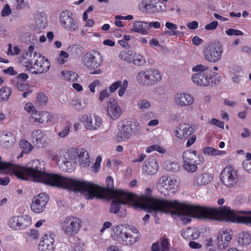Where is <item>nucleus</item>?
Listing matches in <instances>:
<instances>
[{"label":"nucleus","instance_id":"1","mask_svg":"<svg viewBox=\"0 0 251 251\" xmlns=\"http://www.w3.org/2000/svg\"><path fill=\"white\" fill-rule=\"evenodd\" d=\"M172 205L166 206V211L173 216H177L184 224L191 221V217L225 220L233 223L251 225V211L235 212L228 206L219 208L205 207L180 203L177 201H170Z\"/></svg>","mask_w":251,"mask_h":251},{"label":"nucleus","instance_id":"2","mask_svg":"<svg viewBox=\"0 0 251 251\" xmlns=\"http://www.w3.org/2000/svg\"><path fill=\"white\" fill-rule=\"evenodd\" d=\"M38 160H33L25 166L3 163L0 157V170H9L18 178L41 182L46 185L77 192V179L57 174L48 173Z\"/></svg>","mask_w":251,"mask_h":251},{"label":"nucleus","instance_id":"3","mask_svg":"<svg viewBox=\"0 0 251 251\" xmlns=\"http://www.w3.org/2000/svg\"><path fill=\"white\" fill-rule=\"evenodd\" d=\"M151 193L152 190L147 188L145 189L144 195H141L138 197V204L142 208L163 212L166 211V206L173 204V203L170 201L152 197Z\"/></svg>","mask_w":251,"mask_h":251},{"label":"nucleus","instance_id":"4","mask_svg":"<svg viewBox=\"0 0 251 251\" xmlns=\"http://www.w3.org/2000/svg\"><path fill=\"white\" fill-rule=\"evenodd\" d=\"M113 231L116 239L125 245L132 246L139 239L138 230L134 226L119 225L113 228Z\"/></svg>","mask_w":251,"mask_h":251},{"label":"nucleus","instance_id":"5","mask_svg":"<svg viewBox=\"0 0 251 251\" xmlns=\"http://www.w3.org/2000/svg\"><path fill=\"white\" fill-rule=\"evenodd\" d=\"M118 132L116 135V140L120 142L126 141L130 139L132 135L139 133L140 124L136 121H120L117 124Z\"/></svg>","mask_w":251,"mask_h":251},{"label":"nucleus","instance_id":"6","mask_svg":"<svg viewBox=\"0 0 251 251\" xmlns=\"http://www.w3.org/2000/svg\"><path fill=\"white\" fill-rule=\"evenodd\" d=\"M193 72H197L192 75L193 82L200 86L206 87L212 86L214 83L212 72L208 70V67L199 64L193 67Z\"/></svg>","mask_w":251,"mask_h":251},{"label":"nucleus","instance_id":"7","mask_svg":"<svg viewBox=\"0 0 251 251\" xmlns=\"http://www.w3.org/2000/svg\"><path fill=\"white\" fill-rule=\"evenodd\" d=\"M111 195L113 200L111 203L110 212L113 213H117L119 211L121 204H125L133 202L135 200L134 194L121 190H113Z\"/></svg>","mask_w":251,"mask_h":251},{"label":"nucleus","instance_id":"8","mask_svg":"<svg viewBox=\"0 0 251 251\" xmlns=\"http://www.w3.org/2000/svg\"><path fill=\"white\" fill-rule=\"evenodd\" d=\"M25 66L31 68V71L34 74H41L48 71L50 67V63L47 59L41 56L39 53L34 52L33 54H30V58H28L25 62Z\"/></svg>","mask_w":251,"mask_h":251},{"label":"nucleus","instance_id":"9","mask_svg":"<svg viewBox=\"0 0 251 251\" xmlns=\"http://www.w3.org/2000/svg\"><path fill=\"white\" fill-rule=\"evenodd\" d=\"M82 226V222L81 219L74 216L67 217L61 224L62 231L68 236H74L77 234Z\"/></svg>","mask_w":251,"mask_h":251},{"label":"nucleus","instance_id":"10","mask_svg":"<svg viewBox=\"0 0 251 251\" xmlns=\"http://www.w3.org/2000/svg\"><path fill=\"white\" fill-rule=\"evenodd\" d=\"M165 8V4L158 0H143L138 5L139 10L146 14L161 12Z\"/></svg>","mask_w":251,"mask_h":251},{"label":"nucleus","instance_id":"11","mask_svg":"<svg viewBox=\"0 0 251 251\" xmlns=\"http://www.w3.org/2000/svg\"><path fill=\"white\" fill-rule=\"evenodd\" d=\"M177 187V180L169 178L167 176H161L156 183L157 190L164 196L169 195L170 193H174Z\"/></svg>","mask_w":251,"mask_h":251},{"label":"nucleus","instance_id":"12","mask_svg":"<svg viewBox=\"0 0 251 251\" xmlns=\"http://www.w3.org/2000/svg\"><path fill=\"white\" fill-rule=\"evenodd\" d=\"M222 183L227 187H232L239 180L237 170L228 166L225 168L220 176Z\"/></svg>","mask_w":251,"mask_h":251},{"label":"nucleus","instance_id":"13","mask_svg":"<svg viewBox=\"0 0 251 251\" xmlns=\"http://www.w3.org/2000/svg\"><path fill=\"white\" fill-rule=\"evenodd\" d=\"M223 48L217 42L209 44L203 51L205 59L208 62L214 63L218 62L221 58Z\"/></svg>","mask_w":251,"mask_h":251},{"label":"nucleus","instance_id":"14","mask_svg":"<svg viewBox=\"0 0 251 251\" xmlns=\"http://www.w3.org/2000/svg\"><path fill=\"white\" fill-rule=\"evenodd\" d=\"M79 121L85 128L89 130H96L102 124V119L99 116L91 114H83L79 116Z\"/></svg>","mask_w":251,"mask_h":251},{"label":"nucleus","instance_id":"15","mask_svg":"<svg viewBox=\"0 0 251 251\" xmlns=\"http://www.w3.org/2000/svg\"><path fill=\"white\" fill-rule=\"evenodd\" d=\"M183 167L188 172L193 173L198 169L197 160L198 155L196 151L187 150L183 152Z\"/></svg>","mask_w":251,"mask_h":251},{"label":"nucleus","instance_id":"16","mask_svg":"<svg viewBox=\"0 0 251 251\" xmlns=\"http://www.w3.org/2000/svg\"><path fill=\"white\" fill-rule=\"evenodd\" d=\"M102 56L100 52L92 51L86 53L82 57L83 64L90 70L98 68L102 62Z\"/></svg>","mask_w":251,"mask_h":251},{"label":"nucleus","instance_id":"17","mask_svg":"<svg viewBox=\"0 0 251 251\" xmlns=\"http://www.w3.org/2000/svg\"><path fill=\"white\" fill-rule=\"evenodd\" d=\"M72 16V13L67 10L62 11L60 16L61 25L71 32L77 30L79 26L77 21L74 19Z\"/></svg>","mask_w":251,"mask_h":251},{"label":"nucleus","instance_id":"18","mask_svg":"<svg viewBox=\"0 0 251 251\" xmlns=\"http://www.w3.org/2000/svg\"><path fill=\"white\" fill-rule=\"evenodd\" d=\"M49 201V197L45 193H41L35 196L30 205L32 211L37 213L42 212L46 208Z\"/></svg>","mask_w":251,"mask_h":251},{"label":"nucleus","instance_id":"19","mask_svg":"<svg viewBox=\"0 0 251 251\" xmlns=\"http://www.w3.org/2000/svg\"><path fill=\"white\" fill-rule=\"evenodd\" d=\"M105 114L110 119L116 120L122 115V110L115 100L110 99L107 103Z\"/></svg>","mask_w":251,"mask_h":251},{"label":"nucleus","instance_id":"20","mask_svg":"<svg viewBox=\"0 0 251 251\" xmlns=\"http://www.w3.org/2000/svg\"><path fill=\"white\" fill-rule=\"evenodd\" d=\"M55 235L52 232L47 233L42 237L38 245L40 251H53L54 238Z\"/></svg>","mask_w":251,"mask_h":251},{"label":"nucleus","instance_id":"21","mask_svg":"<svg viewBox=\"0 0 251 251\" xmlns=\"http://www.w3.org/2000/svg\"><path fill=\"white\" fill-rule=\"evenodd\" d=\"M175 103L180 107L188 106L194 102V98L187 93H177L174 96Z\"/></svg>","mask_w":251,"mask_h":251},{"label":"nucleus","instance_id":"22","mask_svg":"<svg viewBox=\"0 0 251 251\" xmlns=\"http://www.w3.org/2000/svg\"><path fill=\"white\" fill-rule=\"evenodd\" d=\"M65 152L60 150L50 154L51 159L55 161L60 169L63 171H68L69 168L66 165Z\"/></svg>","mask_w":251,"mask_h":251},{"label":"nucleus","instance_id":"23","mask_svg":"<svg viewBox=\"0 0 251 251\" xmlns=\"http://www.w3.org/2000/svg\"><path fill=\"white\" fill-rule=\"evenodd\" d=\"M232 238V235L228 231H223L219 233L217 237V246L221 250L227 248Z\"/></svg>","mask_w":251,"mask_h":251},{"label":"nucleus","instance_id":"24","mask_svg":"<svg viewBox=\"0 0 251 251\" xmlns=\"http://www.w3.org/2000/svg\"><path fill=\"white\" fill-rule=\"evenodd\" d=\"M33 143L38 148H43L47 146L45 134L41 130H35L31 134Z\"/></svg>","mask_w":251,"mask_h":251},{"label":"nucleus","instance_id":"25","mask_svg":"<svg viewBox=\"0 0 251 251\" xmlns=\"http://www.w3.org/2000/svg\"><path fill=\"white\" fill-rule=\"evenodd\" d=\"M194 132L193 128L187 124H180L176 127V135L180 139H187Z\"/></svg>","mask_w":251,"mask_h":251},{"label":"nucleus","instance_id":"26","mask_svg":"<svg viewBox=\"0 0 251 251\" xmlns=\"http://www.w3.org/2000/svg\"><path fill=\"white\" fill-rule=\"evenodd\" d=\"M50 115L48 112H38L33 110L31 113L29 121L32 123H43L45 121L48 122L50 120Z\"/></svg>","mask_w":251,"mask_h":251},{"label":"nucleus","instance_id":"27","mask_svg":"<svg viewBox=\"0 0 251 251\" xmlns=\"http://www.w3.org/2000/svg\"><path fill=\"white\" fill-rule=\"evenodd\" d=\"M213 179L211 174L206 172L198 174L194 178L193 183L195 186H204L209 183Z\"/></svg>","mask_w":251,"mask_h":251},{"label":"nucleus","instance_id":"28","mask_svg":"<svg viewBox=\"0 0 251 251\" xmlns=\"http://www.w3.org/2000/svg\"><path fill=\"white\" fill-rule=\"evenodd\" d=\"M158 169V165L156 160L151 159L146 161L142 167L144 172L147 174L152 175L156 173Z\"/></svg>","mask_w":251,"mask_h":251},{"label":"nucleus","instance_id":"29","mask_svg":"<svg viewBox=\"0 0 251 251\" xmlns=\"http://www.w3.org/2000/svg\"><path fill=\"white\" fill-rule=\"evenodd\" d=\"M80 165L82 167L89 166L90 163V155L88 152L83 148L78 149L77 157Z\"/></svg>","mask_w":251,"mask_h":251},{"label":"nucleus","instance_id":"30","mask_svg":"<svg viewBox=\"0 0 251 251\" xmlns=\"http://www.w3.org/2000/svg\"><path fill=\"white\" fill-rule=\"evenodd\" d=\"M47 24V17L44 13H38L34 17V25L39 30L44 29Z\"/></svg>","mask_w":251,"mask_h":251},{"label":"nucleus","instance_id":"31","mask_svg":"<svg viewBox=\"0 0 251 251\" xmlns=\"http://www.w3.org/2000/svg\"><path fill=\"white\" fill-rule=\"evenodd\" d=\"M169 249V242L164 237L153 243L151 246L152 251H167Z\"/></svg>","mask_w":251,"mask_h":251},{"label":"nucleus","instance_id":"32","mask_svg":"<svg viewBox=\"0 0 251 251\" xmlns=\"http://www.w3.org/2000/svg\"><path fill=\"white\" fill-rule=\"evenodd\" d=\"M182 235L185 239L195 240L200 236V232L197 228L188 227L182 232Z\"/></svg>","mask_w":251,"mask_h":251},{"label":"nucleus","instance_id":"33","mask_svg":"<svg viewBox=\"0 0 251 251\" xmlns=\"http://www.w3.org/2000/svg\"><path fill=\"white\" fill-rule=\"evenodd\" d=\"M66 165L69 168V166L72 165V163H75L78 157V149H71L65 152Z\"/></svg>","mask_w":251,"mask_h":251},{"label":"nucleus","instance_id":"34","mask_svg":"<svg viewBox=\"0 0 251 251\" xmlns=\"http://www.w3.org/2000/svg\"><path fill=\"white\" fill-rule=\"evenodd\" d=\"M149 72V77L150 86L156 84L160 81L162 78V75L160 72L156 69H148Z\"/></svg>","mask_w":251,"mask_h":251},{"label":"nucleus","instance_id":"35","mask_svg":"<svg viewBox=\"0 0 251 251\" xmlns=\"http://www.w3.org/2000/svg\"><path fill=\"white\" fill-rule=\"evenodd\" d=\"M145 22L134 21L131 24V31L140 33L142 35H147L148 32L147 30L143 27V24Z\"/></svg>","mask_w":251,"mask_h":251},{"label":"nucleus","instance_id":"36","mask_svg":"<svg viewBox=\"0 0 251 251\" xmlns=\"http://www.w3.org/2000/svg\"><path fill=\"white\" fill-rule=\"evenodd\" d=\"M148 70L141 71L139 72L136 76L137 82L143 85L150 86Z\"/></svg>","mask_w":251,"mask_h":251},{"label":"nucleus","instance_id":"37","mask_svg":"<svg viewBox=\"0 0 251 251\" xmlns=\"http://www.w3.org/2000/svg\"><path fill=\"white\" fill-rule=\"evenodd\" d=\"M237 242L241 246L248 245L251 242V236L248 232L243 231L238 234Z\"/></svg>","mask_w":251,"mask_h":251},{"label":"nucleus","instance_id":"38","mask_svg":"<svg viewBox=\"0 0 251 251\" xmlns=\"http://www.w3.org/2000/svg\"><path fill=\"white\" fill-rule=\"evenodd\" d=\"M19 218L20 230L24 229L29 226L32 224L31 217L28 215L18 216Z\"/></svg>","mask_w":251,"mask_h":251},{"label":"nucleus","instance_id":"39","mask_svg":"<svg viewBox=\"0 0 251 251\" xmlns=\"http://www.w3.org/2000/svg\"><path fill=\"white\" fill-rule=\"evenodd\" d=\"M133 55V51L128 50L121 51L119 54V57L123 61L127 63H131Z\"/></svg>","mask_w":251,"mask_h":251},{"label":"nucleus","instance_id":"40","mask_svg":"<svg viewBox=\"0 0 251 251\" xmlns=\"http://www.w3.org/2000/svg\"><path fill=\"white\" fill-rule=\"evenodd\" d=\"M67 51L71 56L76 57L80 55L82 53L83 49L80 46L74 45L70 46L67 49Z\"/></svg>","mask_w":251,"mask_h":251},{"label":"nucleus","instance_id":"41","mask_svg":"<svg viewBox=\"0 0 251 251\" xmlns=\"http://www.w3.org/2000/svg\"><path fill=\"white\" fill-rule=\"evenodd\" d=\"M11 93L12 90L10 88L6 86L1 87L0 89V101L8 100Z\"/></svg>","mask_w":251,"mask_h":251},{"label":"nucleus","instance_id":"42","mask_svg":"<svg viewBox=\"0 0 251 251\" xmlns=\"http://www.w3.org/2000/svg\"><path fill=\"white\" fill-rule=\"evenodd\" d=\"M151 106L150 101L145 99H140L137 102V106L141 111H145L149 109Z\"/></svg>","mask_w":251,"mask_h":251},{"label":"nucleus","instance_id":"43","mask_svg":"<svg viewBox=\"0 0 251 251\" xmlns=\"http://www.w3.org/2000/svg\"><path fill=\"white\" fill-rule=\"evenodd\" d=\"M61 74L63 79L67 81H75L78 77L75 73L71 71H63Z\"/></svg>","mask_w":251,"mask_h":251},{"label":"nucleus","instance_id":"44","mask_svg":"<svg viewBox=\"0 0 251 251\" xmlns=\"http://www.w3.org/2000/svg\"><path fill=\"white\" fill-rule=\"evenodd\" d=\"M131 62L136 66H143L146 63V60L142 55L133 52Z\"/></svg>","mask_w":251,"mask_h":251},{"label":"nucleus","instance_id":"45","mask_svg":"<svg viewBox=\"0 0 251 251\" xmlns=\"http://www.w3.org/2000/svg\"><path fill=\"white\" fill-rule=\"evenodd\" d=\"M19 146L22 149V153H29L33 148V146L28 141L25 140H21L19 142Z\"/></svg>","mask_w":251,"mask_h":251},{"label":"nucleus","instance_id":"46","mask_svg":"<svg viewBox=\"0 0 251 251\" xmlns=\"http://www.w3.org/2000/svg\"><path fill=\"white\" fill-rule=\"evenodd\" d=\"M18 216L11 217L8 222V226L13 230H20Z\"/></svg>","mask_w":251,"mask_h":251},{"label":"nucleus","instance_id":"47","mask_svg":"<svg viewBox=\"0 0 251 251\" xmlns=\"http://www.w3.org/2000/svg\"><path fill=\"white\" fill-rule=\"evenodd\" d=\"M165 169L168 171L176 173L179 170L180 167L178 164L176 162L168 161L165 163Z\"/></svg>","mask_w":251,"mask_h":251},{"label":"nucleus","instance_id":"48","mask_svg":"<svg viewBox=\"0 0 251 251\" xmlns=\"http://www.w3.org/2000/svg\"><path fill=\"white\" fill-rule=\"evenodd\" d=\"M203 152L204 154L207 155H220L225 152L217 150L212 147H207L203 149Z\"/></svg>","mask_w":251,"mask_h":251},{"label":"nucleus","instance_id":"49","mask_svg":"<svg viewBox=\"0 0 251 251\" xmlns=\"http://www.w3.org/2000/svg\"><path fill=\"white\" fill-rule=\"evenodd\" d=\"M165 26L167 28L172 31V34L173 35L180 36L183 35L181 32L176 30L177 28L176 25L171 22H166Z\"/></svg>","mask_w":251,"mask_h":251},{"label":"nucleus","instance_id":"50","mask_svg":"<svg viewBox=\"0 0 251 251\" xmlns=\"http://www.w3.org/2000/svg\"><path fill=\"white\" fill-rule=\"evenodd\" d=\"M153 151H156L161 153H164L165 152V149L158 145H151L147 147L146 150V151L148 153H150Z\"/></svg>","mask_w":251,"mask_h":251},{"label":"nucleus","instance_id":"51","mask_svg":"<svg viewBox=\"0 0 251 251\" xmlns=\"http://www.w3.org/2000/svg\"><path fill=\"white\" fill-rule=\"evenodd\" d=\"M128 87V81L126 79H124L123 82L121 81V84L119 86L118 90V95L120 97H122Z\"/></svg>","mask_w":251,"mask_h":251},{"label":"nucleus","instance_id":"52","mask_svg":"<svg viewBox=\"0 0 251 251\" xmlns=\"http://www.w3.org/2000/svg\"><path fill=\"white\" fill-rule=\"evenodd\" d=\"M3 140L4 145L6 146L12 145L15 140L13 135L11 133L5 134Z\"/></svg>","mask_w":251,"mask_h":251},{"label":"nucleus","instance_id":"53","mask_svg":"<svg viewBox=\"0 0 251 251\" xmlns=\"http://www.w3.org/2000/svg\"><path fill=\"white\" fill-rule=\"evenodd\" d=\"M71 105L75 108L77 110H82L85 105L77 100H72L71 102Z\"/></svg>","mask_w":251,"mask_h":251},{"label":"nucleus","instance_id":"54","mask_svg":"<svg viewBox=\"0 0 251 251\" xmlns=\"http://www.w3.org/2000/svg\"><path fill=\"white\" fill-rule=\"evenodd\" d=\"M226 34L229 36L232 35H242L243 32L239 30L233 29V28H229L228 30L226 31Z\"/></svg>","mask_w":251,"mask_h":251},{"label":"nucleus","instance_id":"55","mask_svg":"<svg viewBox=\"0 0 251 251\" xmlns=\"http://www.w3.org/2000/svg\"><path fill=\"white\" fill-rule=\"evenodd\" d=\"M70 127L69 126H65L62 130L58 133V136L60 138L65 137L69 133Z\"/></svg>","mask_w":251,"mask_h":251},{"label":"nucleus","instance_id":"56","mask_svg":"<svg viewBox=\"0 0 251 251\" xmlns=\"http://www.w3.org/2000/svg\"><path fill=\"white\" fill-rule=\"evenodd\" d=\"M12 45L9 44L8 45V54H11L12 55H17L19 53L20 50L17 46L14 47V52L12 51Z\"/></svg>","mask_w":251,"mask_h":251},{"label":"nucleus","instance_id":"57","mask_svg":"<svg viewBox=\"0 0 251 251\" xmlns=\"http://www.w3.org/2000/svg\"><path fill=\"white\" fill-rule=\"evenodd\" d=\"M16 86L17 88L21 91L25 90L28 86L25 82H24L21 80H20V81H17Z\"/></svg>","mask_w":251,"mask_h":251},{"label":"nucleus","instance_id":"58","mask_svg":"<svg viewBox=\"0 0 251 251\" xmlns=\"http://www.w3.org/2000/svg\"><path fill=\"white\" fill-rule=\"evenodd\" d=\"M69 56L68 52L63 50L61 51L59 57L57 59V61L60 64H63L65 63V60L64 59H62V57L68 58Z\"/></svg>","mask_w":251,"mask_h":251},{"label":"nucleus","instance_id":"59","mask_svg":"<svg viewBox=\"0 0 251 251\" xmlns=\"http://www.w3.org/2000/svg\"><path fill=\"white\" fill-rule=\"evenodd\" d=\"M37 100L41 103H46L48 99L46 95L43 93H39L37 95Z\"/></svg>","mask_w":251,"mask_h":251},{"label":"nucleus","instance_id":"60","mask_svg":"<svg viewBox=\"0 0 251 251\" xmlns=\"http://www.w3.org/2000/svg\"><path fill=\"white\" fill-rule=\"evenodd\" d=\"M121 84V81L118 80L114 83H113L112 85L109 86V91L111 93L115 92L118 88L119 87Z\"/></svg>","mask_w":251,"mask_h":251},{"label":"nucleus","instance_id":"61","mask_svg":"<svg viewBox=\"0 0 251 251\" xmlns=\"http://www.w3.org/2000/svg\"><path fill=\"white\" fill-rule=\"evenodd\" d=\"M11 13L10 6L6 4L1 11V15L3 17L7 16Z\"/></svg>","mask_w":251,"mask_h":251},{"label":"nucleus","instance_id":"62","mask_svg":"<svg viewBox=\"0 0 251 251\" xmlns=\"http://www.w3.org/2000/svg\"><path fill=\"white\" fill-rule=\"evenodd\" d=\"M101 160L102 158L100 156L97 157L94 166L93 167L96 172L100 168Z\"/></svg>","mask_w":251,"mask_h":251},{"label":"nucleus","instance_id":"63","mask_svg":"<svg viewBox=\"0 0 251 251\" xmlns=\"http://www.w3.org/2000/svg\"><path fill=\"white\" fill-rule=\"evenodd\" d=\"M109 95L107 90L105 89L100 93L99 99L100 101H102L105 98L109 97Z\"/></svg>","mask_w":251,"mask_h":251},{"label":"nucleus","instance_id":"64","mask_svg":"<svg viewBox=\"0 0 251 251\" xmlns=\"http://www.w3.org/2000/svg\"><path fill=\"white\" fill-rule=\"evenodd\" d=\"M242 165L245 170L249 173L251 174V161L244 160Z\"/></svg>","mask_w":251,"mask_h":251}]
</instances>
